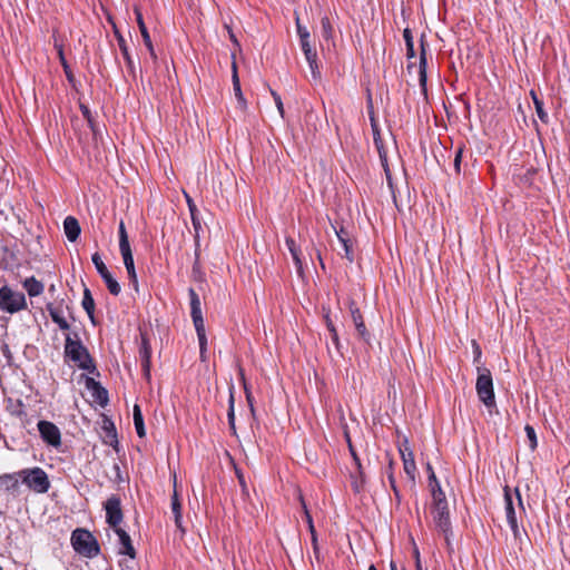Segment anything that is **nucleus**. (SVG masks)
<instances>
[{
  "label": "nucleus",
  "instance_id": "1",
  "mask_svg": "<svg viewBox=\"0 0 570 570\" xmlns=\"http://www.w3.org/2000/svg\"><path fill=\"white\" fill-rule=\"evenodd\" d=\"M65 358L89 374L97 373V367L88 348L82 344L78 333H67L63 348Z\"/></svg>",
  "mask_w": 570,
  "mask_h": 570
},
{
  "label": "nucleus",
  "instance_id": "2",
  "mask_svg": "<svg viewBox=\"0 0 570 570\" xmlns=\"http://www.w3.org/2000/svg\"><path fill=\"white\" fill-rule=\"evenodd\" d=\"M190 299V316L197 333L199 343V355L203 362L207 358V336L205 331V322L202 313V303L198 294L194 288L188 289Z\"/></svg>",
  "mask_w": 570,
  "mask_h": 570
},
{
  "label": "nucleus",
  "instance_id": "3",
  "mask_svg": "<svg viewBox=\"0 0 570 570\" xmlns=\"http://www.w3.org/2000/svg\"><path fill=\"white\" fill-rule=\"evenodd\" d=\"M71 544L77 553L86 558H95L100 552L97 539L85 529H76L72 532Z\"/></svg>",
  "mask_w": 570,
  "mask_h": 570
},
{
  "label": "nucleus",
  "instance_id": "4",
  "mask_svg": "<svg viewBox=\"0 0 570 570\" xmlns=\"http://www.w3.org/2000/svg\"><path fill=\"white\" fill-rule=\"evenodd\" d=\"M19 475L22 483L37 493H46L50 488L48 474L41 468L23 469Z\"/></svg>",
  "mask_w": 570,
  "mask_h": 570
},
{
  "label": "nucleus",
  "instance_id": "5",
  "mask_svg": "<svg viewBox=\"0 0 570 570\" xmlns=\"http://www.w3.org/2000/svg\"><path fill=\"white\" fill-rule=\"evenodd\" d=\"M27 308L26 296L21 292H14L9 286L0 287V309L14 314Z\"/></svg>",
  "mask_w": 570,
  "mask_h": 570
},
{
  "label": "nucleus",
  "instance_id": "6",
  "mask_svg": "<svg viewBox=\"0 0 570 570\" xmlns=\"http://www.w3.org/2000/svg\"><path fill=\"white\" fill-rule=\"evenodd\" d=\"M478 372L475 384L478 396L488 407H491L495 403L491 372L485 367H479Z\"/></svg>",
  "mask_w": 570,
  "mask_h": 570
},
{
  "label": "nucleus",
  "instance_id": "7",
  "mask_svg": "<svg viewBox=\"0 0 570 570\" xmlns=\"http://www.w3.org/2000/svg\"><path fill=\"white\" fill-rule=\"evenodd\" d=\"M91 261H92L98 274L104 279L109 293L114 296H118L121 291V287L119 285V283L114 278L111 273L108 271L107 266L105 265V263L101 259L100 254L99 253L92 254Z\"/></svg>",
  "mask_w": 570,
  "mask_h": 570
},
{
  "label": "nucleus",
  "instance_id": "8",
  "mask_svg": "<svg viewBox=\"0 0 570 570\" xmlns=\"http://www.w3.org/2000/svg\"><path fill=\"white\" fill-rule=\"evenodd\" d=\"M104 508L106 511V522L109 527L112 529L120 527L124 519L120 498L116 494L109 497L105 502Z\"/></svg>",
  "mask_w": 570,
  "mask_h": 570
},
{
  "label": "nucleus",
  "instance_id": "9",
  "mask_svg": "<svg viewBox=\"0 0 570 570\" xmlns=\"http://www.w3.org/2000/svg\"><path fill=\"white\" fill-rule=\"evenodd\" d=\"M432 515L436 528L445 535V540L449 543L451 521L448 504L432 507Z\"/></svg>",
  "mask_w": 570,
  "mask_h": 570
},
{
  "label": "nucleus",
  "instance_id": "10",
  "mask_svg": "<svg viewBox=\"0 0 570 570\" xmlns=\"http://www.w3.org/2000/svg\"><path fill=\"white\" fill-rule=\"evenodd\" d=\"M347 307H348V311L351 313L352 321H353V323L355 325V330H356L360 338L362 341H364L366 344H370V342H371V334H370V332L367 331V328H366V326L364 324L363 316H362L361 311L357 307L355 301L354 299H348Z\"/></svg>",
  "mask_w": 570,
  "mask_h": 570
},
{
  "label": "nucleus",
  "instance_id": "11",
  "mask_svg": "<svg viewBox=\"0 0 570 570\" xmlns=\"http://www.w3.org/2000/svg\"><path fill=\"white\" fill-rule=\"evenodd\" d=\"M504 502H505V515L508 524L510 525L514 539H519L521 537V531L518 525L517 520V512L513 503L512 494L510 493L509 489L505 488L504 490Z\"/></svg>",
  "mask_w": 570,
  "mask_h": 570
},
{
  "label": "nucleus",
  "instance_id": "12",
  "mask_svg": "<svg viewBox=\"0 0 570 570\" xmlns=\"http://www.w3.org/2000/svg\"><path fill=\"white\" fill-rule=\"evenodd\" d=\"M302 51L309 65L313 77L320 78V71L317 66V53L311 46V38L299 39Z\"/></svg>",
  "mask_w": 570,
  "mask_h": 570
},
{
  "label": "nucleus",
  "instance_id": "13",
  "mask_svg": "<svg viewBox=\"0 0 570 570\" xmlns=\"http://www.w3.org/2000/svg\"><path fill=\"white\" fill-rule=\"evenodd\" d=\"M114 531L118 535L120 549L119 553L125 554L134 559L136 557V551L132 546L130 535L120 527L114 528Z\"/></svg>",
  "mask_w": 570,
  "mask_h": 570
},
{
  "label": "nucleus",
  "instance_id": "14",
  "mask_svg": "<svg viewBox=\"0 0 570 570\" xmlns=\"http://www.w3.org/2000/svg\"><path fill=\"white\" fill-rule=\"evenodd\" d=\"M139 357L141 362V367L145 372L146 376H149L150 373V357H151V347L149 341L146 336H141V345L139 348Z\"/></svg>",
  "mask_w": 570,
  "mask_h": 570
},
{
  "label": "nucleus",
  "instance_id": "15",
  "mask_svg": "<svg viewBox=\"0 0 570 570\" xmlns=\"http://www.w3.org/2000/svg\"><path fill=\"white\" fill-rule=\"evenodd\" d=\"M63 230L69 242H76L81 233L77 218L73 216H67L63 220Z\"/></svg>",
  "mask_w": 570,
  "mask_h": 570
},
{
  "label": "nucleus",
  "instance_id": "16",
  "mask_svg": "<svg viewBox=\"0 0 570 570\" xmlns=\"http://www.w3.org/2000/svg\"><path fill=\"white\" fill-rule=\"evenodd\" d=\"M47 311L52 320L61 331H69L70 325L66 317L62 314V309L58 306H55L52 303L47 304Z\"/></svg>",
  "mask_w": 570,
  "mask_h": 570
},
{
  "label": "nucleus",
  "instance_id": "17",
  "mask_svg": "<svg viewBox=\"0 0 570 570\" xmlns=\"http://www.w3.org/2000/svg\"><path fill=\"white\" fill-rule=\"evenodd\" d=\"M116 37L118 40L119 49H120L122 57L126 61L128 71L132 77H136V66H135V62L129 53L127 42H126L125 38L118 31H116Z\"/></svg>",
  "mask_w": 570,
  "mask_h": 570
},
{
  "label": "nucleus",
  "instance_id": "18",
  "mask_svg": "<svg viewBox=\"0 0 570 570\" xmlns=\"http://www.w3.org/2000/svg\"><path fill=\"white\" fill-rule=\"evenodd\" d=\"M232 70H233V75H232L233 89H234V92H235V96H236V99H237L240 110H245L247 107V102H246V99L244 98L242 89H240V82H239L237 66H236L235 61L232 63Z\"/></svg>",
  "mask_w": 570,
  "mask_h": 570
},
{
  "label": "nucleus",
  "instance_id": "19",
  "mask_svg": "<svg viewBox=\"0 0 570 570\" xmlns=\"http://www.w3.org/2000/svg\"><path fill=\"white\" fill-rule=\"evenodd\" d=\"M19 472L0 475V488L6 492H16L19 488Z\"/></svg>",
  "mask_w": 570,
  "mask_h": 570
},
{
  "label": "nucleus",
  "instance_id": "20",
  "mask_svg": "<svg viewBox=\"0 0 570 570\" xmlns=\"http://www.w3.org/2000/svg\"><path fill=\"white\" fill-rule=\"evenodd\" d=\"M171 512L174 514V521L177 529L181 532V534H184L185 528L183 527L181 503L179 501L176 489H174V493L171 495Z\"/></svg>",
  "mask_w": 570,
  "mask_h": 570
},
{
  "label": "nucleus",
  "instance_id": "21",
  "mask_svg": "<svg viewBox=\"0 0 570 570\" xmlns=\"http://www.w3.org/2000/svg\"><path fill=\"white\" fill-rule=\"evenodd\" d=\"M22 286L30 297L41 295L45 289L43 284L33 276L26 278L22 283Z\"/></svg>",
  "mask_w": 570,
  "mask_h": 570
},
{
  "label": "nucleus",
  "instance_id": "22",
  "mask_svg": "<svg viewBox=\"0 0 570 570\" xmlns=\"http://www.w3.org/2000/svg\"><path fill=\"white\" fill-rule=\"evenodd\" d=\"M81 305L88 314L92 324H96L95 320V301L89 288H85Z\"/></svg>",
  "mask_w": 570,
  "mask_h": 570
},
{
  "label": "nucleus",
  "instance_id": "23",
  "mask_svg": "<svg viewBox=\"0 0 570 570\" xmlns=\"http://www.w3.org/2000/svg\"><path fill=\"white\" fill-rule=\"evenodd\" d=\"M419 82L425 89L426 86V51L423 39L421 40L420 65H419Z\"/></svg>",
  "mask_w": 570,
  "mask_h": 570
},
{
  "label": "nucleus",
  "instance_id": "24",
  "mask_svg": "<svg viewBox=\"0 0 570 570\" xmlns=\"http://www.w3.org/2000/svg\"><path fill=\"white\" fill-rule=\"evenodd\" d=\"M41 439L49 445L58 448L61 444L60 430H39Z\"/></svg>",
  "mask_w": 570,
  "mask_h": 570
},
{
  "label": "nucleus",
  "instance_id": "25",
  "mask_svg": "<svg viewBox=\"0 0 570 570\" xmlns=\"http://www.w3.org/2000/svg\"><path fill=\"white\" fill-rule=\"evenodd\" d=\"M86 385L88 389H92L96 392V397L100 404L107 403L108 393L98 382L91 377H87Z\"/></svg>",
  "mask_w": 570,
  "mask_h": 570
},
{
  "label": "nucleus",
  "instance_id": "26",
  "mask_svg": "<svg viewBox=\"0 0 570 570\" xmlns=\"http://www.w3.org/2000/svg\"><path fill=\"white\" fill-rule=\"evenodd\" d=\"M135 14H136L137 24L139 27V30H140V33H141L142 40H144V43L147 47V49H151V43L153 42H151L148 29H147V27L145 24V21H144V18H142V14H141L140 10L136 8L135 9Z\"/></svg>",
  "mask_w": 570,
  "mask_h": 570
},
{
  "label": "nucleus",
  "instance_id": "27",
  "mask_svg": "<svg viewBox=\"0 0 570 570\" xmlns=\"http://www.w3.org/2000/svg\"><path fill=\"white\" fill-rule=\"evenodd\" d=\"M286 246H287V248H288V250H289V253H291V255L293 257V261H294L296 267L298 269H301L302 268V259H301V256H299L301 255V250L296 246L295 240L293 238H291V237H287L286 238Z\"/></svg>",
  "mask_w": 570,
  "mask_h": 570
},
{
  "label": "nucleus",
  "instance_id": "28",
  "mask_svg": "<svg viewBox=\"0 0 570 570\" xmlns=\"http://www.w3.org/2000/svg\"><path fill=\"white\" fill-rule=\"evenodd\" d=\"M352 478V489L355 493H361L364 489V485H365V474L363 472V470H357V474L354 475L352 474L351 475Z\"/></svg>",
  "mask_w": 570,
  "mask_h": 570
},
{
  "label": "nucleus",
  "instance_id": "29",
  "mask_svg": "<svg viewBox=\"0 0 570 570\" xmlns=\"http://www.w3.org/2000/svg\"><path fill=\"white\" fill-rule=\"evenodd\" d=\"M124 265L126 267L128 278L130 281L131 286L134 287V289L136 292H138L139 285H138V278H137V274H136V269H135L134 259L124 262Z\"/></svg>",
  "mask_w": 570,
  "mask_h": 570
},
{
  "label": "nucleus",
  "instance_id": "30",
  "mask_svg": "<svg viewBox=\"0 0 570 570\" xmlns=\"http://www.w3.org/2000/svg\"><path fill=\"white\" fill-rule=\"evenodd\" d=\"M403 468H404V472L406 473V475L409 476L411 482L414 483L415 482V473H416V464L414 461V455L409 454V459H405L403 461Z\"/></svg>",
  "mask_w": 570,
  "mask_h": 570
},
{
  "label": "nucleus",
  "instance_id": "31",
  "mask_svg": "<svg viewBox=\"0 0 570 570\" xmlns=\"http://www.w3.org/2000/svg\"><path fill=\"white\" fill-rule=\"evenodd\" d=\"M104 443L112 446L116 452H119V441L117 435V430H105V435L102 436Z\"/></svg>",
  "mask_w": 570,
  "mask_h": 570
},
{
  "label": "nucleus",
  "instance_id": "32",
  "mask_svg": "<svg viewBox=\"0 0 570 570\" xmlns=\"http://www.w3.org/2000/svg\"><path fill=\"white\" fill-rule=\"evenodd\" d=\"M431 492H432L433 507L441 505V504L442 505L448 504L445 494L442 491L439 483H436V485H432Z\"/></svg>",
  "mask_w": 570,
  "mask_h": 570
},
{
  "label": "nucleus",
  "instance_id": "33",
  "mask_svg": "<svg viewBox=\"0 0 570 570\" xmlns=\"http://www.w3.org/2000/svg\"><path fill=\"white\" fill-rule=\"evenodd\" d=\"M321 33L325 40L333 38V27L328 17H323L321 19Z\"/></svg>",
  "mask_w": 570,
  "mask_h": 570
},
{
  "label": "nucleus",
  "instance_id": "34",
  "mask_svg": "<svg viewBox=\"0 0 570 570\" xmlns=\"http://www.w3.org/2000/svg\"><path fill=\"white\" fill-rule=\"evenodd\" d=\"M119 249H120V254L122 256V261L124 262L134 259L132 252H131L128 238L127 239H119Z\"/></svg>",
  "mask_w": 570,
  "mask_h": 570
},
{
  "label": "nucleus",
  "instance_id": "35",
  "mask_svg": "<svg viewBox=\"0 0 570 570\" xmlns=\"http://www.w3.org/2000/svg\"><path fill=\"white\" fill-rule=\"evenodd\" d=\"M531 95L533 98V102L535 106V111H537L538 117L540 118V120L542 122H548V114L543 109V102L538 99V97L535 96L533 90L531 91Z\"/></svg>",
  "mask_w": 570,
  "mask_h": 570
},
{
  "label": "nucleus",
  "instance_id": "36",
  "mask_svg": "<svg viewBox=\"0 0 570 570\" xmlns=\"http://www.w3.org/2000/svg\"><path fill=\"white\" fill-rule=\"evenodd\" d=\"M375 146L377 148V151H379V155H380V159H381V163H382V165L384 167L386 176L389 177L387 158H386V153H385V150L383 148V142H382L381 137H376L375 138Z\"/></svg>",
  "mask_w": 570,
  "mask_h": 570
},
{
  "label": "nucleus",
  "instance_id": "37",
  "mask_svg": "<svg viewBox=\"0 0 570 570\" xmlns=\"http://www.w3.org/2000/svg\"><path fill=\"white\" fill-rule=\"evenodd\" d=\"M522 441L524 443H528L529 448L532 451L535 450V448L538 445L535 430H524V435L522 438Z\"/></svg>",
  "mask_w": 570,
  "mask_h": 570
},
{
  "label": "nucleus",
  "instance_id": "38",
  "mask_svg": "<svg viewBox=\"0 0 570 570\" xmlns=\"http://www.w3.org/2000/svg\"><path fill=\"white\" fill-rule=\"evenodd\" d=\"M132 419L135 425L134 428H145L144 416L139 405L137 404L134 406Z\"/></svg>",
  "mask_w": 570,
  "mask_h": 570
},
{
  "label": "nucleus",
  "instance_id": "39",
  "mask_svg": "<svg viewBox=\"0 0 570 570\" xmlns=\"http://www.w3.org/2000/svg\"><path fill=\"white\" fill-rule=\"evenodd\" d=\"M392 465H393V461L390 460L389 462V473H387V478H389V481H390V484H391V488L396 497L397 500H400V491L396 487V482H395V479H394V475H393V472H392Z\"/></svg>",
  "mask_w": 570,
  "mask_h": 570
},
{
  "label": "nucleus",
  "instance_id": "40",
  "mask_svg": "<svg viewBox=\"0 0 570 570\" xmlns=\"http://www.w3.org/2000/svg\"><path fill=\"white\" fill-rule=\"evenodd\" d=\"M58 52H59L60 62H61V65L63 67L65 73L67 76V79L69 81H72L73 80V76H72V73L70 71L69 65H68V62H67V60L65 58V55H63V51H62L61 47L59 48Z\"/></svg>",
  "mask_w": 570,
  "mask_h": 570
},
{
  "label": "nucleus",
  "instance_id": "41",
  "mask_svg": "<svg viewBox=\"0 0 570 570\" xmlns=\"http://www.w3.org/2000/svg\"><path fill=\"white\" fill-rule=\"evenodd\" d=\"M342 246H343V249H344V256L345 258L350 262V263H353L354 261V256H353V249H352V243H351V239L348 238L347 240H344L343 243H341Z\"/></svg>",
  "mask_w": 570,
  "mask_h": 570
},
{
  "label": "nucleus",
  "instance_id": "42",
  "mask_svg": "<svg viewBox=\"0 0 570 570\" xmlns=\"http://www.w3.org/2000/svg\"><path fill=\"white\" fill-rule=\"evenodd\" d=\"M80 110L85 119L88 121L90 128L95 130V121L90 109L86 105H80Z\"/></svg>",
  "mask_w": 570,
  "mask_h": 570
},
{
  "label": "nucleus",
  "instance_id": "43",
  "mask_svg": "<svg viewBox=\"0 0 570 570\" xmlns=\"http://www.w3.org/2000/svg\"><path fill=\"white\" fill-rule=\"evenodd\" d=\"M271 94H272V96L274 98L275 105L277 107V110H278L281 117L284 118V114L285 112H284V106H283V101H282L281 96L276 91H274V90H271Z\"/></svg>",
  "mask_w": 570,
  "mask_h": 570
},
{
  "label": "nucleus",
  "instance_id": "44",
  "mask_svg": "<svg viewBox=\"0 0 570 570\" xmlns=\"http://www.w3.org/2000/svg\"><path fill=\"white\" fill-rule=\"evenodd\" d=\"M228 424L229 428H235V414H234V397L233 394H230L229 397V410H228Z\"/></svg>",
  "mask_w": 570,
  "mask_h": 570
},
{
  "label": "nucleus",
  "instance_id": "45",
  "mask_svg": "<svg viewBox=\"0 0 570 570\" xmlns=\"http://www.w3.org/2000/svg\"><path fill=\"white\" fill-rule=\"evenodd\" d=\"M400 454H401L402 461H404L405 459H409V454L413 455V452H412L411 448L409 446L407 439H405L403 445L400 446Z\"/></svg>",
  "mask_w": 570,
  "mask_h": 570
},
{
  "label": "nucleus",
  "instance_id": "46",
  "mask_svg": "<svg viewBox=\"0 0 570 570\" xmlns=\"http://www.w3.org/2000/svg\"><path fill=\"white\" fill-rule=\"evenodd\" d=\"M462 153H463L462 148H458L456 151H455V157H454L453 166H454V169H455L456 174L461 173Z\"/></svg>",
  "mask_w": 570,
  "mask_h": 570
},
{
  "label": "nucleus",
  "instance_id": "47",
  "mask_svg": "<svg viewBox=\"0 0 570 570\" xmlns=\"http://www.w3.org/2000/svg\"><path fill=\"white\" fill-rule=\"evenodd\" d=\"M296 28L299 39L311 38L308 30L299 23V19H296Z\"/></svg>",
  "mask_w": 570,
  "mask_h": 570
},
{
  "label": "nucleus",
  "instance_id": "48",
  "mask_svg": "<svg viewBox=\"0 0 570 570\" xmlns=\"http://www.w3.org/2000/svg\"><path fill=\"white\" fill-rule=\"evenodd\" d=\"M334 230L340 243H343L344 240H347L350 238L348 233L343 227L340 228L338 230L334 227Z\"/></svg>",
  "mask_w": 570,
  "mask_h": 570
},
{
  "label": "nucleus",
  "instance_id": "49",
  "mask_svg": "<svg viewBox=\"0 0 570 570\" xmlns=\"http://www.w3.org/2000/svg\"><path fill=\"white\" fill-rule=\"evenodd\" d=\"M299 500H301V503H302V508L304 510V514H305V520L307 522V524H309L311 522H313V519H312V515L306 507V503L303 499V497L299 494Z\"/></svg>",
  "mask_w": 570,
  "mask_h": 570
},
{
  "label": "nucleus",
  "instance_id": "50",
  "mask_svg": "<svg viewBox=\"0 0 570 570\" xmlns=\"http://www.w3.org/2000/svg\"><path fill=\"white\" fill-rule=\"evenodd\" d=\"M236 475H237V479H238L239 484L242 487L243 493L247 494V485H246V482H245V478H244L243 473L238 469H236Z\"/></svg>",
  "mask_w": 570,
  "mask_h": 570
},
{
  "label": "nucleus",
  "instance_id": "51",
  "mask_svg": "<svg viewBox=\"0 0 570 570\" xmlns=\"http://www.w3.org/2000/svg\"><path fill=\"white\" fill-rule=\"evenodd\" d=\"M403 38H404V41H405V46H406V45H409V43H410V45L414 43V42H413V36H412V32H411V30H410L409 28L404 29V31H403Z\"/></svg>",
  "mask_w": 570,
  "mask_h": 570
},
{
  "label": "nucleus",
  "instance_id": "52",
  "mask_svg": "<svg viewBox=\"0 0 570 570\" xmlns=\"http://www.w3.org/2000/svg\"><path fill=\"white\" fill-rule=\"evenodd\" d=\"M344 438H345L346 443L348 445L350 453L352 454L353 452H356L355 448H354V445L352 443L351 434L348 433L347 430H344Z\"/></svg>",
  "mask_w": 570,
  "mask_h": 570
},
{
  "label": "nucleus",
  "instance_id": "53",
  "mask_svg": "<svg viewBox=\"0 0 570 570\" xmlns=\"http://www.w3.org/2000/svg\"><path fill=\"white\" fill-rule=\"evenodd\" d=\"M119 239H127L128 234L125 227V223L121 220L118 228Z\"/></svg>",
  "mask_w": 570,
  "mask_h": 570
},
{
  "label": "nucleus",
  "instance_id": "54",
  "mask_svg": "<svg viewBox=\"0 0 570 570\" xmlns=\"http://www.w3.org/2000/svg\"><path fill=\"white\" fill-rule=\"evenodd\" d=\"M325 323H326V327H327V330L330 331L331 334H333L334 332H337L336 328H335V325H334V323L331 320L328 314L325 315Z\"/></svg>",
  "mask_w": 570,
  "mask_h": 570
},
{
  "label": "nucleus",
  "instance_id": "55",
  "mask_svg": "<svg viewBox=\"0 0 570 570\" xmlns=\"http://www.w3.org/2000/svg\"><path fill=\"white\" fill-rule=\"evenodd\" d=\"M371 126H372V130H373V137L374 139L376 137H381L380 136V130H379V127H377V124L375 121V118L373 116H371Z\"/></svg>",
  "mask_w": 570,
  "mask_h": 570
},
{
  "label": "nucleus",
  "instance_id": "56",
  "mask_svg": "<svg viewBox=\"0 0 570 570\" xmlns=\"http://www.w3.org/2000/svg\"><path fill=\"white\" fill-rule=\"evenodd\" d=\"M428 469H429V471L431 472V473H430V476H429L430 485H431V487H432V485H436V483H439V482H438L436 476H435V474H434V471L432 470V468H431V465H430V464H428Z\"/></svg>",
  "mask_w": 570,
  "mask_h": 570
},
{
  "label": "nucleus",
  "instance_id": "57",
  "mask_svg": "<svg viewBox=\"0 0 570 570\" xmlns=\"http://www.w3.org/2000/svg\"><path fill=\"white\" fill-rule=\"evenodd\" d=\"M406 57L407 59H412L415 57V51H414V43L412 45H406Z\"/></svg>",
  "mask_w": 570,
  "mask_h": 570
},
{
  "label": "nucleus",
  "instance_id": "58",
  "mask_svg": "<svg viewBox=\"0 0 570 570\" xmlns=\"http://www.w3.org/2000/svg\"><path fill=\"white\" fill-rule=\"evenodd\" d=\"M312 546H313V551H314L315 558L317 560H320V548H318L317 538H314V540H312Z\"/></svg>",
  "mask_w": 570,
  "mask_h": 570
},
{
  "label": "nucleus",
  "instance_id": "59",
  "mask_svg": "<svg viewBox=\"0 0 570 570\" xmlns=\"http://www.w3.org/2000/svg\"><path fill=\"white\" fill-rule=\"evenodd\" d=\"M515 497H517V501H518V509L520 512H523L524 511V507H523V502H522V499H521V495H520V492L518 489H515Z\"/></svg>",
  "mask_w": 570,
  "mask_h": 570
},
{
  "label": "nucleus",
  "instance_id": "60",
  "mask_svg": "<svg viewBox=\"0 0 570 570\" xmlns=\"http://www.w3.org/2000/svg\"><path fill=\"white\" fill-rule=\"evenodd\" d=\"M225 27H226V29L228 31L229 39L233 41V43H235L237 47H239V42H238L236 36L234 35L233 30L230 29V27L227 26V24Z\"/></svg>",
  "mask_w": 570,
  "mask_h": 570
},
{
  "label": "nucleus",
  "instance_id": "61",
  "mask_svg": "<svg viewBox=\"0 0 570 570\" xmlns=\"http://www.w3.org/2000/svg\"><path fill=\"white\" fill-rule=\"evenodd\" d=\"M37 428H57V426L53 423H51V422L40 420L37 423Z\"/></svg>",
  "mask_w": 570,
  "mask_h": 570
},
{
  "label": "nucleus",
  "instance_id": "62",
  "mask_svg": "<svg viewBox=\"0 0 570 570\" xmlns=\"http://www.w3.org/2000/svg\"><path fill=\"white\" fill-rule=\"evenodd\" d=\"M351 455H352V458H353V460L355 462V465H356L357 470H363L362 469V464H361V460H360L357 453L353 452Z\"/></svg>",
  "mask_w": 570,
  "mask_h": 570
},
{
  "label": "nucleus",
  "instance_id": "63",
  "mask_svg": "<svg viewBox=\"0 0 570 570\" xmlns=\"http://www.w3.org/2000/svg\"><path fill=\"white\" fill-rule=\"evenodd\" d=\"M187 204H188V207H189V210H190V215L194 216L195 213H196V206L195 204L193 203V200L187 196Z\"/></svg>",
  "mask_w": 570,
  "mask_h": 570
},
{
  "label": "nucleus",
  "instance_id": "64",
  "mask_svg": "<svg viewBox=\"0 0 570 570\" xmlns=\"http://www.w3.org/2000/svg\"><path fill=\"white\" fill-rule=\"evenodd\" d=\"M331 338H332V342L334 343V345L336 346V348H338L340 347V338H338L337 332H334L333 334H331Z\"/></svg>",
  "mask_w": 570,
  "mask_h": 570
}]
</instances>
